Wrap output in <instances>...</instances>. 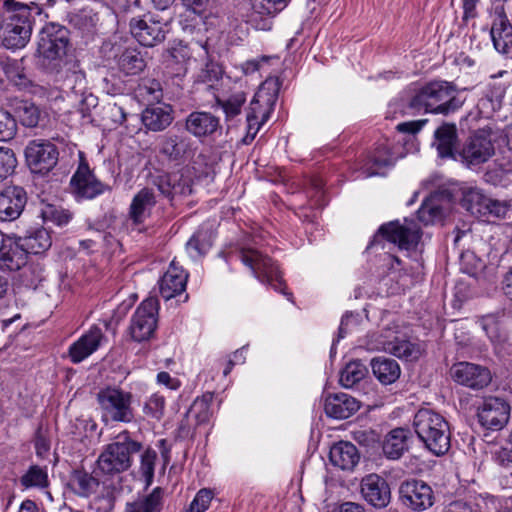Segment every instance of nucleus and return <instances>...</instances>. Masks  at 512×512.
<instances>
[{
  "mask_svg": "<svg viewBox=\"0 0 512 512\" xmlns=\"http://www.w3.org/2000/svg\"><path fill=\"white\" fill-rule=\"evenodd\" d=\"M456 86L447 81H431L410 99L408 107L415 112L449 115L462 106Z\"/></svg>",
  "mask_w": 512,
  "mask_h": 512,
  "instance_id": "obj_1",
  "label": "nucleus"
},
{
  "mask_svg": "<svg viewBox=\"0 0 512 512\" xmlns=\"http://www.w3.org/2000/svg\"><path fill=\"white\" fill-rule=\"evenodd\" d=\"M142 447V443L133 439L128 430H123L103 448L98 456L96 474L114 477L129 470L134 456L141 451Z\"/></svg>",
  "mask_w": 512,
  "mask_h": 512,
  "instance_id": "obj_2",
  "label": "nucleus"
},
{
  "mask_svg": "<svg viewBox=\"0 0 512 512\" xmlns=\"http://www.w3.org/2000/svg\"><path fill=\"white\" fill-rule=\"evenodd\" d=\"M413 427L419 440L434 455H444L450 449L449 424L441 414L420 409L414 416Z\"/></svg>",
  "mask_w": 512,
  "mask_h": 512,
  "instance_id": "obj_3",
  "label": "nucleus"
},
{
  "mask_svg": "<svg viewBox=\"0 0 512 512\" xmlns=\"http://www.w3.org/2000/svg\"><path fill=\"white\" fill-rule=\"evenodd\" d=\"M3 8L9 14L4 27L3 45L9 49L23 48L32 33L30 8L15 0H3Z\"/></svg>",
  "mask_w": 512,
  "mask_h": 512,
  "instance_id": "obj_4",
  "label": "nucleus"
},
{
  "mask_svg": "<svg viewBox=\"0 0 512 512\" xmlns=\"http://www.w3.org/2000/svg\"><path fill=\"white\" fill-rule=\"evenodd\" d=\"M102 421L130 423L134 419L132 394L114 387H107L97 393Z\"/></svg>",
  "mask_w": 512,
  "mask_h": 512,
  "instance_id": "obj_5",
  "label": "nucleus"
},
{
  "mask_svg": "<svg viewBox=\"0 0 512 512\" xmlns=\"http://www.w3.org/2000/svg\"><path fill=\"white\" fill-rule=\"evenodd\" d=\"M70 48L69 30L66 27L56 23H48L43 27L38 52L48 65L52 68L59 67Z\"/></svg>",
  "mask_w": 512,
  "mask_h": 512,
  "instance_id": "obj_6",
  "label": "nucleus"
},
{
  "mask_svg": "<svg viewBox=\"0 0 512 512\" xmlns=\"http://www.w3.org/2000/svg\"><path fill=\"white\" fill-rule=\"evenodd\" d=\"M461 206L476 217L504 218L511 208L508 201H499L485 195L478 188H467L462 192Z\"/></svg>",
  "mask_w": 512,
  "mask_h": 512,
  "instance_id": "obj_7",
  "label": "nucleus"
},
{
  "mask_svg": "<svg viewBox=\"0 0 512 512\" xmlns=\"http://www.w3.org/2000/svg\"><path fill=\"white\" fill-rule=\"evenodd\" d=\"M241 260L252 269L256 278L262 283H267L276 291L285 293L280 271L270 257L254 249H244L241 251Z\"/></svg>",
  "mask_w": 512,
  "mask_h": 512,
  "instance_id": "obj_8",
  "label": "nucleus"
},
{
  "mask_svg": "<svg viewBox=\"0 0 512 512\" xmlns=\"http://www.w3.org/2000/svg\"><path fill=\"white\" fill-rule=\"evenodd\" d=\"M398 493L401 504L413 512H422L431 508L436 499L432 487L418 479L401 482Z\"/></svg>",
  "mask_w": 512,
  "mask_h": 512,
  "instance_id": "obj_9",
  "label": "nucleus"
},
{
  "mask_svg": "<svg viewBox=\"0 0 512 512\" xmlns=\"http://www.w3.org/2000/svg\"><path fill=\"white\" fill-rule=\"evenodd\" d=\"M157 314L156 298H147L137 307L129 326V332L134 341L142 342L152 337L157 327Z\"/></svg>",
  "mask_w": 512,
  "mask_h": 512,
  "instance_id": "obj_10",
  "label": "nucleus"
},
{
  "mask_svg": "<svg viewBox=\"0 0 512 512\" xmlns=\"http://www.w3.org/2000/svg\"><path fill=\"white\" fill-rule=\"evenodd\" d=\"M510 415V404L497 396L485 397L477 409L480 425L492 431L502 430L508 424Z\"/></svg>",
  "mask_w": 512,
  "mask_h": 512,
  "instance_id": "obj_11",
  "label": "nucleus"
},
{
  "mask_svg": "<svg viewBox=\"0 0 512 512\" xmlns=\"http://www.w3.org/2000/svg\"><path fill=\"white\" fill-rule=\"evenodd\" d=\"M59 152L48 140H32L25 149L27 165L33 173L47 174L58 162Z\"/></svg>",
  "mask_w": 512,
  "mask_h": 512,
  "instance_id": "obj_12",
  "label": "nucleus"
},
{
  "mask_svg": "<svg viewBox=\"0 0 512 512\" xmlns=\"http://www.w3.org/2000/svg\"><path fill=\"white\" fill-rule=\"evenodd\" d=\"M378 234L387 241L397 244L399 248L406 250L416 247L421 238L418 225L407 219L403 224L396 220L381 225Z\"/></svg>",
  "mask_w": 512,
  "mask_h": 512,
  "instance_id": "obj_13",
  "label": "nucleus"
},
{
  "mask_svg": "<svg viewBox=\"0 0 512 512\" xmlns=\"http://www.w3.org/2000/svg\"><path fill=\"white\" fill-rule=\"evenodd\" d=\"M165 25L166 23L152 15L132 18L129 23L132 36L146 47L156 46L165 40Z\"/></svg>",
  "mask_w": 512,
  "mask_h": 512,
  "instance_id": "obj_14",
  "label": "nucleus"
},
{
  "mask_svg": "<svg viewBox=\"0 0 512 512\" xmlns=\"http://www.w3.org/2000/svg\"><path fill=\"white\" fill-rule=\"evenodd\" d=\"M360 494L375 509H384L391 502L390 485L377 473L367 474L361 479Z\"/></svg>",
  "mask_w": 512,
  "mask_h": 512,
  "instance_id": "obj_15",
  "label": "nucleus"
},
{
  "mask_svg": "<svg viewBox=\"0 0 512 512\" xmlns=\"http://www.w3.org/2000/svg\"><path fill=\"white\" fill-rule=\"evenodd\" d=\"M494 152L490 134L485 130H478L467 139L460 156L467 165H479L488 161Z\"/></svg>",
  "mask_w": 512,
  "mask_h": 512,
  "instance_id": "obj_16",
  "label": "nucleus"
},
{
  "mask_svg": "<svg viewBox=\"0 0 512 512\" xmlns=\"http://www.w3.org/2000/svg\"><path fill=\"white\" fill-rule=\"evenodd\" d=\"M450 374L458 384L475 390L487 387L492 380L491 372L487 367L469 362L454 364Z\"/></svg>",
  "mask_w": 512,
  "mask_h": 512,
  "instance_id": "obj_17",
  "label": "nucleus"
},
{
  "mask_svg": "<svg viewBox=\"0 0 512 512\" xmlns=\"http://www.w3.org/2000/svg\"><path fill=\"white\" fill-rule=\"evenodd\" d=\"M270 97L264 96L258 92L251 100L246 111V135L242 138V143L250 144L256 137L261 126L268 120L271 111Z\"/></svg>",
  "mask_w": 512,
  "mask_h": 512,
  "instance_id": "obj_18",
  "label": "nucleus"
},
{
  "mask_svg": "<svg viewBox=\"0 0 512 512\" xmlns=\"http://www.w3.org/2000/svg\"><path fill=\"white\" fill-rule=\"evenodd\" d=\"M73 194L78 198L93 199L109 190V186L99 181L86 162H81L70 180Z\"/></svg>",
  "mask_w": 512,
  "mask_h": 512,
  "instance_id": "obj_19",
  "label": "nucleus"
},
{
  "mask_svg": "<svg viewBox=\"0 0 512 512\" xmlns=\"http://www.w3.org/2000/svg\"><path fill=\"white\" fill-rule=\"evenodd\" d=\"M193 142L184 134L168 132L160 137L159 153L169 162L182 163L193 154Z\"/></svg>",
  "mask_w": 512,
  "mask_h": 512,
  "instance_id": "obj_20",
  "label": "nucleus"
},
{
  "mask_svg": "<svg viewBox=\"0 0 512 512\" xmlns=\"http://www.w3.org/2000/svg\"><path fill=\"white\" fill-rule=\"evenodd\" d=\"M151 183L169 200L175 196H186L192 193V179L179 172L153 175Z\"/></svg>",
  "mask_w": 512,
  "mask_h": 512,
  "instance_id": "obj_21",
  "label": "nucleus"
},
{
  "mask_svg": "<svg viewBox=\"0 0 512 512\" xmlns=\"http://www.w3.org/2000/svg\"><path fill=\"white\" fill-rule=\"evenodd\" d=\"M27 204V193L23 187L7 186L0 192V221L18 219Z\"/></svg>",
  "mask_w": 512,
  "mask_h": 512,
  "instance_id": "obj_22",
  "label": "nucleus"
},
{
  "mask_svg": "<svg viewBox=\"0 0 512 512\" xmlns=\"http://www.w3.org/2000/svg\"><path fill=\"white\" fill-rule=\"evenodd\" d=\"M28 251L16 238L8 236L0 246V269L2 271H19L25 268L28 262Z\"/></svg>",
  "mask_w": 512,
  "mask_h": 512,
  "instance_id": "obj_23",
  "label": "nucleus"
},
{
  "mask_svg": "<svg viewBox=\"0 0 512 512\" xmlns=\"http://www.w3.org/2000/svg\"><path fill=\"white\" fill-rule=\"evenodd\" d=\"M379 349L406 361H416L423 353V348L418 342L411 341L404 335H395L379 341Z\"/></svg>",
  "mask_w": 512,
  "mask_h": 512,
  "instance_id": "obj_24",
  "label": "nucleus"
},
{
  "mask_svg": "<svg viewBox=\"0 0 512 512\" xmlns=\"http://www.w3.org/2000/svg\"><path fill=\"white\" fill-rule=\"evenodd\" d=\"M497 16L493 20L490 30L495 49L507 55H512V25L507 18L504 7H496Z\"/></svg>",
  "mask_w": 512,
  "mask_h": 512,
  "instance_id": "obj_25",
  "label": "nucleus"
},
{
  "mask_svg": "<svg viewBox=\"0 0 512 512\" xmlns=\"http://www.w3.org/2000/svg\"><path fill=\"white\" fill-rule=\"evenodd\" d=\"M360 408V402L346 394H330L325 398L324 410L328 417L335 419H347Z\"/></svg>",
  "mask_w": 512,
  "mask_h": 512,
  "instance_id": "obj_26",
  "label": "nucleus"
},
{
  "mask_svg": "<svg viewBox=\"0 0 512 512\" xmlns=\"http://www.w3.org/2000/svg\"><path fill=\"white\" fill-rule=\"evenodd\" d=\"M104 338L102 330L94 326L69 348V357L75 364L82 362L95 352Z\"/></svg>",
  "mask_w": 512,
  "mask_h": 512,
  "instance_id": "obj_27",
  "label": "nucleus"
},
{
  "mask_svg": "<svg viewBox=\"0 0 512 512\" xmlns=\"http://www.w3.org/2000/svg\"><path fill=\"white\" fill-rule=\"evenodd\" d=\"M188 279V274L178 267L175 261H172L167 271L159 280V290L161 296L165 300L181 294L185 288Z\"/></svg>",
  "mask_w": 512,
  "mask_h": 512,
  "instance_id": "obj_28",
  "label": "nucleus"
},
{
  "mask_svg": "<svg viewBox=\"0 0 512 512\" xmlns=\"http://www.w3.org/2000/svg\"><path fill=\"white\" fill-rule=\"evenodd\" d=\"M220 128L219 118L210 112L194 111L185 119V130L197 138L207 137Z\"/></svg>",
  "mask_w": 512,
  "mask_h": 512,
  "instance_id": "obj_29",
  "label": "nucleus"
},
{
  "mask_svg": "<svg viewBox=\"0 0 512 512\" xmlns=\"http://www.w3.org/2000/svg\"><path fill=\"white\" fill-rule=\"evenodd\" d=\"M329 460L341 470L352 471L360 461V453L351 442L339 441L330 448Z\"/></svg>",
  "mask_w": 512,
  "mask_h": 512,
  "instance_id": "obj_30",
  "label": "nucleus"
},
{
  "mask_svg": "<svg viewBox=\"0 0 512 512\" xmlns=\"http://www.w3.org/2000/svg\"><path fill=\"white\" fill-rule=\"evenodd\" d=\"M173 112L172 106L168 104L149 106L142 112L143 125L153 132L163 131L173 122Z\"/></svg>",
  "mask_w": 512,
  "mask_h": 512,
  "instance_id": "obj_31",
  "label": "nucleus"
},
{
  "mask_svg": "<svg viewBox=\"0 0 512 512\" xmlns=\"http://www.w3.org/2000/svg\"><path fill=\"white\" fill-rule=\"evenodd\" d=\"M433 146L441 158L454 157L458 143L457 127L454 123H443L434 132Z\"/></svg>",
  "mask_w": 512,
  "mask_h": 512,
  "instance_id": "obj_32",
  "label": "nucleus"
},
{
  "mask_svg": "<svg viewBox=\"0 0 512 512\" xmlns=\"http://www.w3.org/2000/svg\"><path fill=\"white\" fill-rule=\"evenodd\" d=\"M165 490L155 487L148 494L139 495L131 502H127L124 512H161L164 506Z\"/></svg>",
  "mask_w": 512,
  "mask_h": 512,
  "instance_id": "obj_33",
  "label": "nucleus"
},
{
  "mask_svg": "<svg viewBox=\"0 0 512 512\" xmlns=\"http://www.w3.org/2000/svg\"><path fill=\"white\" fill-rule=\"evenodd\" d=\"M156 204V196L152 189L142 188L132 199L129 217L134 224H141L149 216L150 210Z\"/></svg>",
  "mask_w": 512,
  "mask_h": 512,
  "instance_id": "obj_34",
  "label": "nucleus"
},
{
  "mask_svg": "<svg viewBox=\"0 0 512 512\" xmlns=\"http://www.w3.org/2000/svg\"><path fill=\"white\" fill-rule=\"evenodd\" d=\"M16 238L29 254H42L52 245L51 235L43 227L33 228L27 231L24 236L16 235Z\"/></svg>",
  "mask_w": 512,
  "mask_h": 512,
  "instance_id": "obj_35",
  "label": "nucleus"
},
{
  "mask_svg": "<svg viewBox=\"0 0 512 512\" xmlns=\"http://www.w3.org/2000/svg\"><path fill=\"white\" fill-rule=\"evenodd\" d=\"M408 434L403 428L393 429L387 434L382 449L388 459L397 460L408 450Z\"/></svg>",
  "mask_w": 512,
  "mask_h": 512,
  "instance_id": "obj_36",
  "label": "nucleus"
},
{
  "mask_svg": "<svg viewBox=\"0 0 512 512\" xmlns=\"http://www.w3.org/2000/svg\"><path fill=\"white\" fill-rule=\"evenodd\" d=\"M118 69L127 76L141 73L146 67V61L136 48H126L116 56Z\"/></svg>",
  "mask_w": 512,
  "mask_h": 512,
  "instance_id": "obj_37",
  "label": "nucleus"
},
{
  "mask_svg": "<svg viewBox=\"0 0 512 512\" xmlns=\"http://www.w3.org/2000/svg\"><path fill=\"white\" fill-rule=\"evenodd\" d=\"M375 377L384 385L392 384L399 379L401 369L398 362L391 358L376 357L371 361Z\"/></svg>",
  "mask_w": 512,
  "mask_h": 512,
  "instance_id": "obj_38",
  "label": "nucleus"
},
{
  "mask_svg": "<svg viewBox=\"0 0 512 512\" xmlns=\"http://www.w3.org/2000/svg\"><path fill=\"white\" fill-rule=\"evenodd\" d=\"M246 98L243 89L233 90L226 98L216 97V104L222 108L226 122L234 121L241 114Z\"/></svg>",
  "mask_w": 512,
  "mask_h": 512,
  "instance_id": "obj_39",
  "label": "nucleus"
},
{
  "mask_svg": "<svg viewBox=\"0 0 512 512\" xmlns=\"http://www.w3.org/2000/svg\"><path fill=\"white\" fill-rule=\"evenodd\" d=\"M1 67L8 80L15 86L19 87L20 89L30 86L31 81L26 73L23 58H6L1 61Z\"/></svg>",
  "mask_w": 512,
  "mask_h": 512,
  "instance_id": "obj_40",
  "label": "nucleus"
},
{
  "mask_svg": "<svg viewBox=\"0 0 512 512\" xmlns=\"http://www.w3.org/2000/svg\"><path fill=\"white\" fill-rule=\"evenodd\" d=\"M213 393L207 392L201 397L194 400L190 406L186 416L188 419L194 420V426L207 424L212 416L211 403L213 401Z\"/></svg>",
  "mask_w": 512,
  "mask_h": 512,
  "instance_id": "obj_41",
  "label": "nucleus"
},
{
  "mask_svg": "<svg viewBox=\"0 0 512 512\" xmlns=\"http://www.w3.org/2000/svg\"><path fill=\"white\" fill-rule=\"evenodd\" d=\"M394 164L393 158L386 147H379L374 154L368 158L363 166V173L366 177L383 175V169Z\"/></svg>",
  "mask_w": 512,
  "mask_h": 512,
  "instance_id": "obj_42",
  "label": "nucleus"
},
{
  "mask_svg": "<svg viewBox=\"0 0 512 512\" xmlns=\"http://www.w3.org/2000/svg\"><path fill=\"white\" fill-rule=\"evenodd\" d=\"M70 484L77 495L88 497L96 491L99 481L84 470H75L72 473Z\"/></svg>",
  "mask_w": 512,
  "mask_h": 512,
  "instance_id": "obj_43",
  "label": "nucleus"
},
{
  "mask_svg": "<svg viewBox=\"0 0 512 512\" xmlns=\"http://www.w3.org/2000/svg\"><path fill=\"white\" fill-rule=\"evenodd\" d=\"M417 217L424 225L434 224L444 217V209L438 197L427 198L417 211Z\"/></svg>",
  "mask_w": 512,
  "mask_h": 512,
  "instance_id": "obj_44",
  "label": "nucleus"
},
{
  "mask_svg": "<svg viewBox=\"0 0 512 512\" xmlns=\"http://www.w3.org/2000/svg\"><path fill=\"white\" fill-rule=\"evenodd\" d=\"M368 373L367 367L359 360L349 362L340 374V383L351 388L360 382Z\"/></svg>",
  "mask_w": 512,
  "mask_h": 512,
  "instance_id": "obj_45",
  "label": "nucleus"
},
{
  "mask_svg": "<svg viewBox=\"0 0 512 512\" xmlns=\"http://www.w3.org/2000/svg\"><path fill=\"white\" fill-rule=\"evenodd\" d=\"M15 116L23 126L33 128L38 125L41 112L34 103L21 101L15 107Z\"/></svg>",
  "mask_w": 512,
  "mask_h": 512,
  "instance_id": "obj_46",
  "label": "nucleus"
},
{
  "mask_svg": "<svg viewBox=\"0 0 512 512\" xmlns=\"http://www.w3.org/2000/svg\"><path fill=\"white\" fill-rule=\"evenodd\" d=\"M138 95L147 102H160L163 98L161 83L153 78H143L137 88Z\"/></svg>",
  "mask_w": 512,
  "mask_h": 512,
  "instance_id": "obj_47",
  "label": "nucleus"
},
{
  "mask_svg": "<svg viewBox=\"0 0 512 512\" xmlns=\"http://www.w3.org/2000/svg\"><path fill=\"white\" fill-rule=\"evenodd\" d=\"M20 483L25 488H46L49 485L47 471L38 465H33L21 476Z\"/></svg>",
  "mask_w": 512,
  "mask_h": 512,
  "instance_id": "obj_48",
  "label": "nucleus"
},
{
  "mask_svg": "<svg viewBox=\"0 0 512 512\" xmlns=\"http://www.w3.org/2000/svg\"><path fill=\"white\" fill-rule=\"evenodd\" d=\"M69 22L81 30H90L98 22V15L89 7H83L76 12L69 13Z\"/></svg>",
  "mask_w": 512,
  "mask_h": 512,
  "instance_id": "obj_49",
  "label": "nucleus"
},
{
  "mask_svg": "<svg viewBox=\"0 0 512 512\" xmlns=\"http://www.w3.org/2000/svg\"><path fill=\"white\" fill-rule=\"evenodd\" d=\"M41 215L44 221L52 222L59 227L67 225L73 217L69 210L51 204L46 205L42 209Z\"/></svg>",
  "mask_w": 512,
  "mask_h": 512,
  "instance_id": "obj_50",
  "label": "nucleus"
},
{
  "mask_svg": "<svg viewBox=\"0 0 512 512\" xmlns=\"http://www.w3.org/2000/svg\"><path fill=\"white\" fill-rule=\"evenodd\" d=\"M223 74V67L219 63L209 61L199 72L197 81L213 88L222 79Z\"/></svg>",
  "mask_w": 512,
  "mask_h": 512,
  "instance_id": "obj_51",
  "label": "nucleus"
},
{
  "mask_svg": "<svg viewBox=\"0 0 512 512\" xmlns=\"http://www.w3.org/2000/svg\"><path fill=\"white\" fill-rule=\"evenodd\" d=\"M16 166L17 158L14 151L0 146V183L14 173Z\"/></svg>",
  "mask_w": 512,
  "mask_h": 512,
  "instance_id": "obj_52",
  "label": "nucleus"
},
{
  "mask_svg": "<svg viewBox=\"0 0 512 512\" xmlns=\"http://www.w3.org/2000/svg\"><path fill=\"white\" fill-rule=\"evenodd\" d=\"M17 132V122L15 117L0 108V141H9L11 140Z\"/></svg>",
  "mask_w": 512,
  "mask_h": 512,
  "instance_id": "obj_53",
  "label": "nucleus"
},
{
  "mask_svg": "<svg viewBox=\"0 0 512 512\" xmlns=\"http://www.w3.org/2000/svg\"><path fill=\"white\" fill-rule=\"evenodd\" d=\"M156 458L157 454L151 448L146 449L141 455L140 470L142 475L147 479L148 484L152 481L154 476Z\"/></svg>",
  "mask_w": 512,
  "mask_h": 512,
  "instance_id": "obj_54",
  "label": "nucleus"
},
{
  "mask_svg": "<svg viewBox=\"0 0 512 512\" xmlns=\"http://www.w3.org/2000/svg\"><path fill=\"white\" fill-rule=\"evenodd\" d=\"M165 409V398L159 394H153L144 405V412L159 420Z\"/></svg>",
  "mask_w": 512,
  "mask_h": 512,
  "instance_id": "obj_55",
  "label": "nucleus"
},
{
  "mask_svg": "<svg viewBox=\"0 0 512 512\" xmlns=\"http://www.w3.org/2000/svg\"><path fill=\"white\" fill-rule=\"evenodd\" d=\"M213 499V493L209 489H201L196 494L191 502L188 512H204L209 508L210 502Z\"/></svg>",
  "mask_w": 512,
  "mask_h": 512,
  "instance_id": "obj_56",
  "label": "nucleus"
},
{
  "mask_svg": "<svg viewBox=\"0 0 512 512\" xmlns=\"http://www.w3.org/2000/svg\"><path fill=\"white\" fill-rule=\"evenodd\" d=\"M480 325L491 341H498L500 339L499 322L494 316L488 315L483 317Z\"/></svg>",
  "mask_w": 512,
  "mask_h": 512,
  "instance_id": "obj_57",
  "label": "nucleus"
},
{
  "mask_svg": "<svg viewBox=\"0 0 512 512\" xmlns=\"http://www.w3.org/2000/svg\"><path fill=\"white\" fill-rule=\"evenodd\" d=\"M443 512H480L478 506L473 503L457 500L449 503Z\"/></svg>",
  "mask_w": 512,
  "mask_h": 512,
  "instance_id": "obj_58",
  "label": "nucleus"
},
{
  "mask_svg": "<svg viewBox=\"0 0 512 512\" xmlns=\"http://www.w3.org/2000/svg\"><path fill=\"white\" fill-rule=\"evenodd\" d=\"M168 57L175 63H185L190 59L191 53L187 46L178 45L168 51Z\"/></svg>",
  "mask_w": 512,
  "mask_h": 512,
  "instance_id": "obj_59",
  "label": "nucleus"
},
{
  "mask_svg": "<svg viewBox=\"0 0 512 512\" xmlns=\"http://www.w3.org/2000/svg\"><path fill=\"white\" fill-rule=\"evenodd\" d=\"M427 122V119L402 122L397 125L396 129L401 133H408L414 135L418 133L426 125Z\"/></svg>",
  "mask_w": 512,
  "mask_h": 512,
  "instance_id": "obj_60",
  "label": "nucleus"
},
{
  "mask_svg": "<svg viewBox=\"0 0 512 512\" xmlns=\"http://www.w3.org/2000/svg\"><path fill=\"white\" fill-rule=\"evenodd\" d=\"M494 459L502 466L512 463V445L503 446L494 452Z\"/></svg>",
  "mask_w": 512,
  "mask_h": 512,
  "instance_id": "obj_61",
  "label": "nucleus"
},
{
  "mask_svg": "<svg viewBox=\"0 0 512 512\" xmlns=\"http://www.w3.org/2000/svg\"><path fill=\"white\" fill-rule=\"evenodd\" d=\"M201 232L195 233L187 242L186 248L189 252H195L196 255H202L205 252V245L201 242Z\"/></svg>",
  "mask_w": 512,
  "mask_h": 512,
  "instance_id": "obj_62",
  "label": "nucleus"
},
{
  "mask_svg": "<svg viewBox=\"0 0 512 512\" xmlns=\"http://www.w3.org/2000/svg\"><path fill=\"white\" fill-rule=\"evenodd\" d=\"M501 290L503 294L512 301V266L508 267L502 275Z\"/></svg>",
  "mask_w": 512,
  "mask_h": 512,
  "instance_id": "obj_63",
  "label": "nucleus"
},
{
  "mask_svg": "<svg viewBox=\"0 0 512 512\" xmlns=\"http://www.w3.org/2000/svg\"><path fill=\"white\" fill-rule=\"evenodd\" d=\"M334 512H366V509L360 503L347 501L340 504Z\"/></svg>",
  "mask_w": 512,
  "mask_h": 512,
  "instance_id": "obj_64",
  "label": "nucleus"
}]
</instances>
